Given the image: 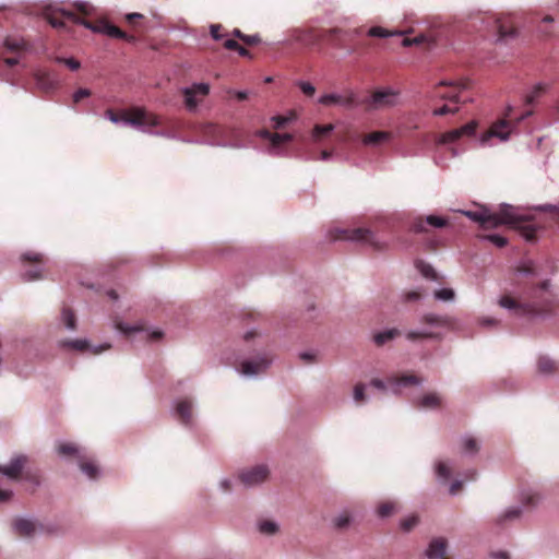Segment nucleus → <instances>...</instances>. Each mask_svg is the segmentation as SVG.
Segmentation results:
<instances>
[{
    "label": "nucleus",
    "instance_id": "1",
    "mask_svg": "<svg viewBox=\"0 0 559 559\" xmlns=\"http://www.w3.org/2000/svg\"><path fill=\"white\" fill-rule=\"evenodd\" d=\"M465 216L480 224L483 228H496L500 225H510L522 230V235L528 241L536 238V229L532 225L525 224L527 217L518 213V211L508 204H502L499 212H491L487 207L478 211H466Z\"/></svg>",
    "mask_w": 559,
    "mask_h": 559
},
{
    "label": "nucleus",
    "instance_id": "2",
    "mask_svg": "<svg viewBox=\"0 0 559 559\" xmlns=\"http://www.w3.org/2000/svg\"><path fill=\"white\" fill-rule=\"evenodd\" d=\"M388 226H381L380 223H374L368 227H355V228H341L335 227L330 230V237L332 240H350L368 245L376 251H382L388 248L385 241H381L378 238V234L384 231Z\"/></svg>",
    "mask_w": 559,
    "mask_h": 559
},
{
    "label": "nucleus",
    "instance_id": "3",
    "mask_svg": "<svg viewBox=\"0 0 559 559\" xmlns=\"http://www.w3.org/2000/svg\"><path fill=\"white\" fill-rule=\"evenodd\" d=\"M75 11L57 9L46 12L48 23L55 28H66L68 23L82 24L87 28H92V24L84 20L92 12V7L87 3H75Z\"/></svg>",
    "mask_w": 559,
    "mask_h": 559
},
{
    "label": "nucleus",
    "instance_id": "4",
    "mask_svg": "<svg viewBox=\"0 0 559 559\" xmlns=\"http://www.w3.org/2000/svg\"><path fill=\"white\" fill-rule=\"evenodd\" d=\"M105 116L114 123L123 121L133 127H156L159 124V118L142 107H132L119 112L107 109Z\"/></svg>",
    "mask_w": 559,
    "mask_h": 559
},
{
    "label": "nucleus",
    "instance_id": "5",
    "mask_svg": "<svg viewBox=\"0 0 559 559\" xmlns=\"http://www.w3.org/2000/svg\"><path fill=\"white\" fill-rule=\"evenodd\" d=\"M532 114V110H527L520 117L512 119L511 108L509 107L508 112L506 114V118L497 120L485 133H483L480 136V144L487 145L492 138H497L501 142L507 141L518 124L525 118L530 117Z\"/></svg>",
    "mask_w": 559,
    "mask_h": 559
},
{
    "label": "nucleus",
    "instance_id": "6",
    "mask_svg": "<svg viewBox=\"0 0 559 559\" xmlns=\"http://www.w3.org/2000/svg\"><path fill=\"white\" fill-rule=\"evenodd\" d=\"M401 92L392 87H381L371 92L370 96L361 100L367 110H381L395 107L400 104Z\"/></svg>",
    "mask_w": 559,
    "mask_h": 559
},
{
    "label": "nucleus",
    "instance_id": "7",
    "mask_svg": "<svg viewBox=\"0 0 559 559\" xmlns=\"http://www.w3.org/2000/svg\"><path fill=\"white\" fill-rule=\"evenodd\" d=\"M498 305L501 308L508 309L515 317L533 316L548 311L547 306H539L535 302H522L509 294L502 295L498 300Z\"/></svg>",
    "mask_w": 559,
    "mask_h": 559
},
{
    "label": "nucleus",
    "instance_id": "8",
    "mask_svg": "<svg viewBox=\"0 0 559 559\" xmlns=\"http://www.w3.org/2000/svg\"><path fill=\"white\" fill-rule=\"evenodd\" d=\"M323 40V31L316 28H294L289 32L287 43H296L306 48H316L320 47Z\"/></svg>",
    "mask_w": 559,
    "mask_h": 559
},
{
    "label": "nucleus",
    "instance_id": "9",
    "mask_svg": "<svg viewBox=\"0 0 559 559\" xmlns=\"http://www.w3.org/2000/svg\"><path fill=\"white\" fill-rule=\"evenodd\" d=\"M28 463V457L25 455H17L13 457L9 465H0V473L8 476L10 479L19 480L22 475L25 479L32 480L35 484H39V478L37 475L32 474L28 471H25V467Z\"/></svg>",
    "mask_w": 559,
    "mask_h": 559
},
{
    "label": "nucleus",
    "instance_id": "10",
    "mask_svg": "<svg viewBox=\"0 0 559 559\" xmlns=\"http://www.w3.org/2000/svg\"><path fill=\"white\" fill-rule=\"evenodd\" d=\"M181 93L185 98L186 108L189 111H193L209 95L210 85L207 83H193L191 86L182 88Z\"/></svg>",
    "mask_w": 559,
    "mask_h": 559
},
{
    "label": "nucleus",
    "instance_id": "11",
    "mask_svg": "<svg viewBox=\"0 0 559 559\" xmlns=\"http://www.w3.org/2000/svg\"><path fill=\"white\" fill-rule=\"evenodd\" d=\"M477 126H478L477 121L472 120L460 128L447 131L440 135L438 143L439 144H450V143L459 141L460 139H462L464 136L471 138L475 134Z\"/></svg>",
    "mask_w": 559,
    "mask_h": 559
},
{
    "label": "nucleus",
    "instance_id": "12",
    "mask_svg": "<svg viewBox=\"0 0 559 559\" xmlns=\"http://www.w3.org/2000/svg\"><path fill=\"white\" fill-rule=\"evenodd\" d=\"M269 476V469L264 465H258L250 469L242 471L239 479L246 486H254L264 481Z\"/></svg>",
    "mask_w": 559,
    "mask_h": 559
},
{
    "label": "nucleus",
    "instance_id": "13",
    "mask_svg": "<svg viewBox=\"0 0 559 559\" xmlns=\"http://www.w3.org/2000/svg\"><path fill=\"white\" fill-rule=\"evenodd\" d=\"M355 33H357V29L346 31L337 27L323 31L324 39L329 40L334 47L341 49L347 47L348 40Z\"/></svg>",
    "mask_w": 559,
    "mask_h": 559
},
{
    "label": "nucleus",
    "instance_id": "14",
    "mask_svg": "<svg viewBox=\"0 0 559 559\" xmlns=\"http://www.w3.org/2000/svg\"><path fill=\"white\" fill-rule=\"evenodd\" d=\"M466 87H467L466 83L457 85V84L441 82L435 91V96L439 97L441 99H447V100H450L453 103H459L460 102L459 93L461 90L466 88Z\"/></svg>",
    "mask_w": 559,
    "mask_h": 559
},
{
    "label": "nucleus",
    "instance_id": "15",
    "mask_svg": "<svg viewBox=\"0 0 559 559\" xmlns=\"http://www.w3.org/2000/svg\"><path fill=\"white\" fill-rule=\"evenodd\" d=\"M426 225L436 228H442L448 225V221L443 217H439L436 215H429L426 218L419 217L414 221V223L411 226V230L416 234L427 233L428 230Z\"/></svg>",
    "mask_w": 559,
    "mask_h": 559
},
{
    "label": "nucleus",
    "instance_id": "16",
    "mask_svg": "<svg viewBox=\"0 0 559 559\" xmlns=\"http://www.w3.org/2000/svg\"><path fill=\"white\" fill-rule=\"evenodd\" d=\"M271 360L267 357H259L253 360H246L241 364V373L246 376H253L263 372L270 365Z\"/></svg>",
    "mask_w": 559,
    "mask_h": 559
},
{
    "label": "nucleus",
    "instance_id": "17",
    "mask_svg": "<svg viewBox=\"0 0 559 559\" xmlns=\"http://www.w3.org/2000/svg\"><path fill=\"white\" fill-rule=\"evenodd\" d=\"M60 344L62 347L69 348L72 350H78V352L92 350V353L95 355L99 354L103 350L110 347L109 345H104L100 347H92L91 344L88 343V341H86V340H64V341H61Z\"/></svg>",
    "mask_w": 559,
    "mask_h": 559
},
{
    "label": "nucleus",
    "instance_id": "18",
    "mask_svg": "<svg viewBox=\"0 0 559 559\" xmlns=\"http://www.w3.org/2000/svg\"><path fill=\"white\" fill-rule=\"evenodd\" d=\"M261 138L269 140L271 143V154H278L276 150L284 143L290 142L293 140V135L289 133H272L267 130H263L260 132Z\"/></svg>",
    "mask_w": 559,
    "mask_h": 559
},
{
    "label": "nucleus",
    "instance_id": "19",
    "mask_svg": "<svg viewBox=\"0 0 559 559\" xmlns=\"http://www.w3.org/2000/svg\"><path fill=\"white\" fill-rule=\"evenodd\" d=\"M416 408L437 409L442 406V397L436 392H429L414 402Z\"/></svg>",
    "mask_w": 559,
    "mask_h": 559
},
{
    "label": "nucleus",
    "instance_id": "20",
    "mask_svg": "<svg viewBox=\"0 0 559 559\" xmlns=\"http://www.w3.org/2000/svg\"><path fill=\"white\" fill-rule=\"evenodd\" d=\"M426 555L428 559H451L447 556V542L443 538L431 540Z\"/></svg>",
    "mask_w": 559,
    "mask_h": 559
},
{
    "label": "nucleus",
    "instance_id": "21",
    "mask_svg": "<svg viewBox=\"0 0 559 559\" xmlns=\"http://www.w3.org/2000/svg\"><path fill=\"white\" fill-rule=\"evenodd\" d=\"M536 275V270L533 262H525L516 267L514 271L512 282L514 284H522L526 283L525 278H533Z\"/></svg>",
    "mask_w": 559,
    "mask_h": 559
},
{
    "label": "nucleus",
    "instance_id": "22",
    "mask_svg": "<svg viewBox=\"0 0 559 559\" xmlns=\"http://www.w3.org/2000/svg\"><path fill=\"white\" fill-rule=\"evenodd\" d=\"M14 532L21 537H29L36 532V524L26 519H16L12 523Z\"/></svg>",
    "mask_w": 559,
    "mask_h": 559
},
{
    "label": "nucleus",
    "instance_id": "23",
    "mask_svg": "<svg viewBox=\"0 0 559 559\" xmlns=\"http://www.w3.org/2000/svg\"><path fill=\"white\" fill-rule=\"evenodd\" d=\"M98 31L108 35L109 37L123 39L129 43H132L135 40V37L133 35H129L126 32H123L122 29H120L118 26L109 24V23L103 24L98 28Z\"/></svg>",
    "mask_w": 559,
    "mask_h": 559
},
{
    "label": "nucleus",
    "instance_id": "24",
    "mask_svg": "<svg viewBox=\"0 0 559 559\" xmlns=\"http://www.w3.org/2000/svg\"><path fill=\"white\" fill-rule=\"evenodd\" d=\"M176 414L182 424L189 425L192 419V403H191V401L188 399L179 401L176 405Z\"/></svg>",
    "mask_w": 559,
    "mask_h": 559
},
{
    "label": "nucleus",
    "instance_id": "25",
    "mask_svg": "<svg viewBox=\"0 0 559 559\" xmlns=\"http://www.w3.org/2000/svg\"><path fill=\"white\" fill-rule=\"evenodd\" d=\"M79 467L91 479H95L98 476V466L95 462L88 457L86 454L79 455Z\"/></svg>",
    "mask_w": 559,
    "mask_h": 559
},
{
    "label": "nucleus",
    "instance_id": "26",
    "mask_svg": "<svg viewBox=\"0 0 559 559\" xmlns=\"http://www.w3.org/2000/svg\"><path fill=\"white\" fill-rule=\"evenodd\" d=\"M4 47L11 52H22L28 50L29 45L22 37L8 36L4 39Z\"/></svg>",
    "mask_w": 559,
    "mask_h": 559
},
{
    "label": "nucleus",
    "instance_id": "27",
    "mask_svg": "<svg viewBox=\"0 0 559 559\" xmlns=\"http://www.w3.org/2000/svg\"><path fill=\"white\" fill-rule=\"evenodd\" d=\"M388 382L392 385H403V386H412V385H418L421 383V379L417 377L416 374H402V376H394L390 377L388 379Z\"/></svg>",
    "mask_w": 559,
    "mask_h": 559
},
{
    "label": "nucleus",
    "instance_id": "28",
    "mask_svg": "<svg viewBox=\"0 0 559 559\" xmlns=\"http://www.w3.org/2000/svg\"><path fill=\"white\" fill-rule=\"evenodd\" d=\"M391 139V133L388 131H374L366 134L362 139L364 144L366 145H378L380 143L386 142Z\"/></svg>",
    "mask_w": 559,
    "mask_h": 559
},
{
    "label": "nucleus",
    "instance_id": "29",
    "mask_svg": "<svg viewBox=\"0 0 559 559\" xmlns=\"http://www.w3.org/2000/svg\"><path fill=\"white\" fill-rule=\"evenodd\" d=\"M401 332L397 329H390L383 332H378L373 335V342L377 346H383L385 343L400 336Z\"/></svg>",
    "mask_w": 559,
    "mask_h": 559
},
{
    "label": "nucleus",
    "instance_id": "30",
    "mask_svg": "<svg viewBox=\"0 0 559 559\" xmlns=\"http://www.w3.org/2000/svg\"><path fill=\"white\" fill-rule=\"evenodd\" d=\"M496 27L498 29L499 39H506L507 37H512L515 34V28L513 25L509 24L507 21H502L500 19L495 21Z\"/></svg>",
    "mask_w": 559,
    "mask_h": 559
},
{
    "label": "nucleus",
    "instance_id": "31",
    "mask_svg": "<svg viewBox=\"0 0 559 559\" xmlns=\"http://www.w3.org/2000/svg\"><path fill=\"white\" fill-rule=\"evenodd\" d=\"M57 451L60 455L75 456L78 460H79V455H83V453H81L79 447L74 443H60V444H58Z\"/></svg>",
    "mask_w": 559,
    "mask_h": 559
},
{
    "label": "nucleus",
    "instance_id": "32",
    "mask_svg": "<svg viewBox=\"0 0 559 559\" xmlns=\"http://www.w3.org/2000/svg\"><path fill=\"white\" fill-rule=\"evenodd\" d=\"M537 367L543 374H551L557 371L556 362L548 357H539Z\"/></svg>",
    "mask_w": 559,
    "mask_h": 559
},
{
    "label": "nucleus",
    "instance_id": "33",
    "mask_svg": "<svg viewBox=\"0 0 559 559\" xmlns=\"http://www.w3.org/2000/svg\"><path fill=\"white\" fill-rule=\"evenodd\" d=\"M396 503L392 501L381 502L378 506L377 512L380 518L391 516L396 511Z\"/></svg>",
    "mask_w": 559,
    "mask_h": 559
},
{
    "label": "nucleus",
    "instance_id": "34",
    "mask_svg": "<svg viewBox=\"0 0 559 559\" xmlns=\"http://www.w3.org/2000/svg\"><path fill=\"white\" fill-rule=\"evenodd\" d=\"M416 267L424 277L429 280H437V273L430 264H427L424 261H417Z\"/></svg>",
    "mask_w": 559,
    "mask_h": 559
},
{
    "label": "nucleus",
    "instance_id": "35",
    "mask_svg": "<svg viewBox=\"0 0 559 559\" xmlns=\"http://www.w3.org/2000/svg\"><path fill=\"white\" fill-rule=\"evenodd\" d=\"M334 129V126L332 123H329V124H324V126H321V124H317L314 126L313 128V131H312V136L316 141H319L321 140L323 136L328 135L329 133H331Z\"/></svg>",
    "mask_w": 559,
    "mask_h": 559
},
{
    "label": "nucleus",
    "instance_id": "36",
    "mask_svg": "<svg viewBox=\"0 0 559 559\" xmlns=\"http://www.w3.org/2000/svg\"><path fill=\"white\" fill-rule=\"evenodd\" d=\"M368 35L372 36V37H388V36H393V35L402 36L403 33L402 32L393 33V32L386 31L385 28H383L381 26H373V27L369 28Z\"/></svg>",
    "mask_w": 559,
    "mask_h": 559
},
{
    "label": "nucleus",
    "instance_id": "37",
    "mask_svg": "<svg viewBox=\"0 0 559 559\" xmlns=\"http://www.w3.org/2000/svg\"><path fill=\"white\" fill-rule=\"evenodd\" d=\"M62 319L66 326L70 330H74L76 326V319L74 312L69 308H63Z\"/></svg>",
    "mask_w": 559,
    "mask_h": 559
},
{
    "label": "nucleus",
    "instance_id": "38",
    "mask_svg": "<svg viewBox=\"0 0 559 559\" xmlns=\"http://www.w3.org/2000/svg\"><path fill=\"white\" fill-rule=\"evenodd\" d=\"M522 514V510L520 508H511L507 510L498 519V523H503L507 521H512L519 519Z\"/></svg>",
    "mask_w": 559,
    "mask_h": 559
},
{
    "label": "nucleus",
    "instance_id": "39",
    "mask_svg": "<svg viewBox=\"0 0 559 559\" xmlns=\"http://www.w3.org/2000/svg\"><path fill=\"white\" fill-rule=\"evenodd\" d=\"M357 104L358 103L356 100V96L352 91H348L345 95H341V100L338 102V105H342L346 108H352Z\"/></svg>",
    "mask_w": 559,
    "mask_h": 559
},
{
    "label": "nucleus",
    "instance_id": "40",
    "mask_svg": "<svg viewBox=\"0 0 559 559\" xmlns=\"http://www.w3.org/2000/svg\"><path fill=\"white\" fill-rule=\"evenodd\" d=\"M436 337H438V334L437 333H432V332H415V331H409L406 334V338L409 340V341H417V340H423V338H436Z\"/></svg>",
    "mask_w": 559,
    "mask_h": 559
},
{
    "label": "nucleus",
    "instance_id": "41",
    "mask_svg": "<svg viewBox=\"0 0 559 559\" xmlns=\"http://www.w3.org/2000/svg\"><path fill=\"white\" fill-rule=\"evenodd\" d=\"M334 526L340 530L346 528L350 523V516L347 512L337 515L334 520Z\"/></svg>",
    "mask_w": 559,
    "mask_h": 559
},
{
    "label": "nucleus",
    "instance_id": "42",
    "mask_svg": "<svg viewBox=\"0 0 559 559\" xmlns=\"http://www.w3.org/2000/svg\"><path fill=\"white\" fill-rule=\"evenodd\" d=\"M545 92V86L543 84H537L533 91L526 96L525 102L527 105H532L543 93Z\"/></svg>",
    "mask_w": 559,
    "mask_h": 559
},
{
    "label": "nucleus",
    "instance_id": "43",
    "mask_svg": "<svg viewBox=\"0 0 559 559\" xmlns=\"http://www.w3.org/2000/svg\"><path fill=\"white\" fill-rule=\"evenodd\" d=\"M463 450L467 453H476L479 450L478 442L475 438L468 437L463 441Z\"/></svg>",
    "mask_w": 559,
    "mask_h": 559
},
{
    "label": "nucleus",
    "instance_id": "44",
    "mask_svg": "<svg viewBox=\"0 0 559 559\" xmlns=\"http://www.w3.org/2000/svg\"><path fill=\"white\" fill-rule=\"evenodd\" d=\"M341 95L337 94H325L319 98V103L324 106L338 105Z\"/></svg>",
    "mask_w": 559,
    "mask_h": 559
},
{
    "label": "nucleus",
    "instance_id": "45",
    "mask_svg": "<svg viewBox=\"0 0 559 559\" xmlns=\"http://www.w3.org/2000/svg\"><path fill=\"white\" fill-rule=\"evenodd\" d=\"M22 261L35 264H41L44 262V257L37 252H27L22 255Z\"/></svg>",
    "mask_w": 559,
    "mask_h": 559
},
{
    "label": "nucleus",
    "instance_id": "46",
    "mask_svg": "<svg viewBox=\"0 0 559 559\" xmlns=\"http://www.w3.org/2000/svg\"><path fill=\"white\" fill-rule=\"evenodd\" d=\"M435 297L440 300L449 301L454 298V292L451 288H442V289L436 290Z\"/></svg>",
    "mask_w": 559,
    "mask_h": 559
},
{
    "label": "nucleus",
    "instance_id": "47",
    "mask_svg": "<svg viewBox=\"0 0 559 559\" xmlns=\"http://www.w3.org/2000/svg\"><path fill=\"white\" fill-rule=\"evenodd\" d=\"M354 400L357 403H362L366 400L365 395V384L364 383H357L354 388Z\"/></svg>",
    "mask_w": 559,
    "mask_h": 559
},
{
    "label": "nucleus",
    "instance_id": "48",
    "mask_svg": "<svg viewBox=\"0 0 559 559\" xmlns=\"http://www.w3.org/2000/svg\"><path fill=\"white\" fill-rule=\"evenodd\" d=\"M417 523H418V518L416 515H412V516L404 519L401 522V527L403 531L408 532L413 527H415Z\"/></svg>",
    "mask_w": 559,
    "mask_h": 559
},
{
    "label": "nucleus",
    "instance_id": "49",
    "mask_svg": "<svg viewBox=\"0 0 559 559\" xmlns=\"http://www.w3.org/2000/svg\"><path fill=\"white\" fill-rule=\"evenodd\" d=\"M260 531L263 534L272 535L277 531V525L271 521H264L260 524Z\"/></svg>",
    "mask_w": 559,
    "mask_h": 559
},
{
    "label": "nucleus",
    "instance_id": "50",
    "mask_svg": "<svg viewBox=\"0 0 559 559\" xmlns=\"http://www.w3.org/2000/svg\"><path fill=\"white\" fill-rule=\"evenodd\" d=\"M457 110H459L457 107H452L450 105H443L440 108L435 109L433 115L435 116H444L448 114H455V112H457Z\"/></svg>",
    "mask_w": 559,
    "mask_h": 559
},
{
    "label": "nucleus",
    "instance_id": "51",
    "mask_svg": "<svg viewBox=\"0 0 559 559\" xmlns=\"http://www.w3.org/2000/svg\"><path fill=\"white\" fill-rule=\"evenodd\" d=\"M437 474L438 476L448 479L451 475V469L445 463L440 462L437 465Z\"/></svg>",
    "mask_w": 559,
    "mask_h": 559
},
{
    "label": "nucleus",
    "instance_id": "52",
    "mask_svg": "<svg viewBox=\"0 0 559 559\" xmlns=\"http://www.w3.org/2000/svg\"><path fill=\"white\" fill-rule=\"evenodd\" d=\"M91 91L87 90V88H79L74 94H73V103L74 104H78L79 102H81L83 98H86V97H90L91 96Z\"/></svg>",
    "mask_w": 559,
    "mask_h": 559
},
{
    "label": "nucleus",
    "instance_id": "53",
    "mask_svg": "<svg viewBox=\"0 0 559 559\" xmlns=\"http://www.w3.org/2000/svg\"><path fill=\"white\" fill-rule=\"evenodd\" d=\"M56 61L66 63L73 71H75L80 68V62L73 58L57 57Z\"/></svg>",
    "mask_w": 559,
    "mask_h": 559
},
{
    "label": "nucleus",
    "instance_id": "54",
    "mask_svg": "<svg viewBox=\"0 0 559 559\" xmlns=\"http://www.w3.org/2000/svg\"><path fill=\"white\" fill-rule=\"evenodd\" d=\"M486 238L499 248H502L507 245V239L499 235H489L486 236Z\"/></svg>",
    "mask_w": 559,
    "mask_h": 559
},
{
    "label": "nucleus",
    "instance_id": "55",
    "mask_svg": "<svg viewBox=\"0 0 559 559\" xmlns=\"http://www.w3.org/2000/svg\"><path fill=\"white\" fill-rule=\"evenodd\" d=\"M424 40H425V37H424V36H421V35H420V36H416V37H414V38H412V39H411V38L405 37V38H403V39H402V46H404V47H409V46H413V45H419V44H421Z\"/></svg>",
    "mask_w": 559,
    "mask_h": 559
},
{
    "label": "nucleus",
    "instance_id": "56",
    "mask_svg": "<svg viewBox=\"0 0 559 559\" xmlns=\"http://www.w3.org/2000/svg\"><path fill=\"white\" fill-rule=\"evenodd\" d=\"M299 87L307 96H313L316 93L314 86L309 82H300Z\"/></svg>",
    "mask_w": 559,
    "mask_h": 559
},
{
    "label": "nucleus",
    "instance_id": "57",
    "mask_svg": "<svg viewBox=\"0 0 559 559\" xmlns=\"http://www.w3.org/2000/svg\"><path fill=\"white\" fill-rule=\"evenodd\" d=\"M421 321L427 324H442V319L435 314H426L423 317Z\"/></svg>",
    "mask_w": 559,
    "mask_h": 559
},
{
    "label": "nucleus",
    "instance_id": "58",
    "mask_svg": "<svg viewBox=\"0 0 559 559\" xmlns=\"http://www.w3.org/2000/svg\"><path fill=\"white\" fill-rule=\"evenodd\" d=\"M260 41L261 38L259 35H245L242 43L248 46H254L258 45Z\"/></svg>",
    "mask_w": 559,
    "mask_h": 559
},
{
    "label": "nucleus",
    "instance_id": "59",
    "mask_svg": "<svg viewBox=\"0 0 559 559\" xmlns=\"http://www.w3.org/2000/svg\"><path fill=\"white\" fill-rule=\"evenodd\" d=\"M222 25L219 24H213L211 25L210 27V32H211V36L215 39V40H218L223 37V35L221 34V31H222Z\"/></svg>",
    "mask_w": 559,
    "mask_h": 559
},
{
    "label": "nucleus",
    "instance_id": "60",
    "mask_svg": "<svg viewBox=\"0 0 559 559\" xmlns=\"http://www.w3.org/2000/svg\"><path fill=\"white\" fill-rule=\"evenodd\" d=\"M540 500V497L538 493H532L524 498L523 502L526 506H535Z\"/></svg>",
    "mask_w": 559,
    "mask_h": 559
},
{
    "label": "nucleus",
    "instance_id": "61",
    "mask_svg": "<svg viewBox=\"0 0 559 559\" xmlns=\"http://www.w3.org/2000/svg\"><path fill=\"white\" fill-rule=\"evenodd\" d=\"M289 118L287 117H284V116H276L273 118V121H274V128L275 129H281L283 128L287 122H288Z\"/></svg>",
    "mask_w": 559,
    "mask_h": 559
},
{
    "label": "nucleus",
    "instance_id": "62",
    "mask_svg": "<svg viewBox=\"0 0 559 559\" xmlns=\"http://www.w3.org/2000/svg\"><path fill=\"white\" fill-rule=\"evenodd\" d=\"M40 276H41V272H40V270H37V269L31 270V271L26 272V274H25V278L27 281L38 280V278H40Z\"/></svg>",
    "mask_w": 559,
    "mask_h": 559
},
{
    "label": "nucleus",
    "instance_id": "63",
    "mask_svg": "<svg viewBox=\"0 0 559 559\" xmlns=\"http://www.w3.org/2000/svg\"><path fill=\"white\" fill-rule=\"evenodd\" d=\"M224 47H225L226 49H228V50H236V51H237V49H238V48H240V45H239V43H238L237 40H235V39H227V40H225V43H224Z\"/></svg>",
    "mask_w": 559,
    "mask_h": 559
},
{
    "label": "nucleus",
    "instance_id": "64",
    "mask_svg": "<svg viewBox=\"0 0 559 559\" xmlns=\"http://www.w3.org/2000/svg\"><path fill=\"white\" fill-rule=\"evenodd\" d=\"M463 487V483L461 480H455L451 484V487H450V493L451 495H456L461 491Z\"/></svg>",
    "mask_w": 559,
    "mask_h": 559
}]
</instances>
